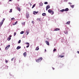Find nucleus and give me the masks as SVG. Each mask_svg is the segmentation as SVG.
<instances>
[{
  "mask_svg": "<svg viewBox=\"0 0 79 79\" xmlns=\"http://www.w3.org/2000/svg\"><path fill=\"white\" fill-rule=\"evenodd\" d=\"M42 59L43 58L42 57H39L38 60H36V61L38 63H39V62L41 61L42 60Z\"/></svg>",
  "mask_w": 79,
  "mask_h": 79,
  "instance_id": "nucleus-1",
  "label": "nucleus"
},
{
  "mask_svg": "<svg viewBox=\"0 0 79 79\" xmlns=\"http://www.w3.org/2000/svg\"><path fill=\"white\" fill-rule=\"evenodd\" d=\"M48 13H50L52 15H53V14H54V11H53L52 10H51L50 9H49L48 10Z\"/></svg>",
  "mask_w": 79,
  "mask_h": 79,
  "instance_id": "nucleus-2",
  "label": "nucleus"
},
{
  "mask_svg": "<svg viewBox=\"0 0 79 79\" xmlns=\"http://www.w3.org/2000/svg\"><path fill=\"white\" fill-rule=\"evenodd\" d=\"M45 42L46 44L47 45H50V43H49V42L48 41H45Z\"/></svg>",
  "mask_w": 79,
  "mask_h": 79,
  "instance_id": "nucleus-3",
  "label": "nucleus"
},
{
  "mask_svg": "<svg viewBox=\"0 0 79 79\" xmlns=\"http://www.w3.org/2000/svg\"><path fill=\"white\" fill-rule=\"evenodd\" d=\"M50 8V6L49 5H48L46 7V10L47 11L48 10V9Z\"/></svg>",
  "mask_w": 79,
  "mask_h": 79,
  "instance_id": "nucleus-4",
  "label": "nucleus"
},
{
  "mask_svg": "<svg viewBox=\"0 0 79 79\" xmlns=\"http://www.w3.org/2000/svg\"><path fill=\"white\" fill-rule=\"evenodd\" d=\"M29 30H27L25 33V34L26 35H28L29 34Z\"/></svg>",
  "mask_w": 79,
  "mask_h": 79,
  "instance_id": "nucleus-5",
  "label": "nucleus"
},
{
  "mask_svg": "<svg viewBox=\"0 0 79 79\" xmlns=\"http://www.w3.org/2000/svg\"><path fill=\"white\" fill-rule=\"evenodd\" d=\"M26 16L27 18H29V14L27 13L26 15Z\"/></svg>",
  "mask_w": 79,
  "mask_h": 79,
  "instance_id": "nucleus-6",
  "label": "nucleus"
},
{
  "mask_svg": "<svg viewBox=\"0 0 79 79\" xmlns=\"http://www.w3.org/2000/svg\"><path fill=\"white\" fill-rule=\"evenodd\" d=\"M33 14L34 15H37L38 13V12H36V11H34L33 12Z\"/></svg>",
  "mask_w": 79,
  "mask_h": 79,
  "instance_id": "nucleus-7",
  "label": "nucleus"
},
{
  "mask_svg": "<svg viewBox=\"0 0 79 79\" xmlns=\"http://www.w3.org/2000/svg\"><path fill=\"white\" fill-rule=\"evenodd\" d=\"M23 55L24 56V57H25V56H26V55H27V53H26V52H24L23 54Z\"/></svg>",
  "mask_w": 79,
  "mask_h": 79,
  "instance_id": "nucleus-8",
  "label": "nucleus"
},
{
  "mask_svg": "<svg viewBox=\"0 0 79 79\" xmlns=\"http://www.w3.org/2000/svg\"><path fill=\"white\" fill-rule=\"evenodd\" d=\"M17 23H18V22L17 21L13 23V25H16V24Z\"/></svg>",
  "mask_w": 79,
  "mask_h": 79,
  "instance_id": "nucleus-9",
  "label": "nucleus"
},
{
  "mask_svg": "<svg viewBox=\"0 0 79 79\" xmlns=\"http://www.w3.org/2000/svg\"><path fill=\"white\" fill-rule=\"evenodd\" d=\"M64 32L65 34H68V32L67 30H65L64 31Z\"/></svg>",
  "mask_w": 79,
  "mask_h": 79,
  "instance_id": "nucleus-10",
  "label": "nucleus"
},
{
  "mask_svg": "<svg viewBox=\"0 0 79 79\" xmlns=\"http://www.w3.org/2000/svg\"><path fill=\"white\" fill-rule=\"evenodd\" d=\"M3 22H1L0 23V27H2V24H3Z\"/></svg>",
  "mask_w": 79,
  "mask_h": 79,
  "instance_id": "nucleus-11",
  "label": "nucleus"
},
{
  "mask_svg": "<svg viewBox=\"0 0 79 79\" xmlns=\"http://www.w3.org/2000/svg\"><path fill=\"white\" fill-rule=\"evenodd\" d=\"M20 48H21V46H18L17 47L16 49L17 50H19V49H20Z\"/></svg>",
  "mask_w": 79,
  "mask_h": 79,
  "instance_id": "nucleus-12",
  "label": "nucleus"
},
{
  "mask_svg": "<svg viewBox=\"0 0 79 79\" xmlns=\"http://www.w3.org/2000/svg\"><path fill=\"white\" fill-rule=\"evenodd\" d=\"M64 10L65 11H69V9H68V8H66L64 9Z\"/></svg>",
  "mask_w": 79,
  "mask_h": 79,
  "instance_id": "nucleus-13",
  "label": "nucleus"
},
{
  "mask_svg": "<svg viewBox=\"0 0 79 79\" xmlns=\"http://www.w3.org/2000/svg\"><path fill=\"white\" fill-rule=\"evenodd\" d=\"M60 31V28H56L54 30L55 31Z\"/></svg>",
  "mask_w": 79,
  "mask_h": 79,
  "instance_id": "nucleus-14",
  "label": "nucleus"
},
{
  "mask_svg": "<svg viewBox=\"0 0 79 79\" xmlns=\"http://www.w3.org/2000/svg\"><path fill=\"white\" fill-rule=\"evenodd\" d=\"M60 11L61 12H63L64 11H65L64 9H62V10H60Z\"/></svg>",
  "mask_w": 79,
  "mask_h": 79,
  "instance_id": "nucleus-15",
  "label": "nucleus"
},
{
  "mask_svg": "<svg viewBox=\"0 0 79 79\" xmlns=\"http://www.w3.org/2000/svg\"><path fill=\"white\" fill-rule=\"evenodd\" d=\"M71 22L69 21L68 22H67L66 23V24H70V23Z\"/></svg>",
  "mask_w": 79,
  "mask_h": 79,
  "instance_id": "nucleus-16",
  "label": "nucleus"
},
{
  "mask_svg": "<svg viewBox=\"0 0 79 79\" xmlns=\"http://www.w3.org/2000/svg\"><path fill=\"white\" fill-rule=\"evenodd\" d=\"M42 16H46V13H43L42 14Z\"/></svg>",
  "mask_w": 79,
  "mask_h": 79,
  "instance_id": "nucleus-17",
  "label": "nucleus"
},
{
  "mask_svg": "<svg viewBox=\"0 0 79 79\" xmlns=\"http://www.w3.org/2000/svg\"><path fill=\"white\" fill-rule=\"evenodd\" d=\"M39 50V47H36L35 49V50Z\"/></svg>",
  "mask_w": 79,
  "mask_h": 79,
  "instance_id": "nucleus-18",
  "label": "nucleus"
},
{
  "mask_svg": "<svg viewBox=\"0 0 79 79\" xmlns=\"http://www.w3.org/2000/svg\"><path fill=\"white\" fill-rule=\"evenodd\" d=\"M18 10L19 11H21V9L19 7L18 8Z\"/></svg>",
  "mask_w": 79,
  "mask_h": 79,
  "instance_id": "nucleus-19",
  "label": "nucleus"
},
{
  "mask_svg": "<svg viewBox=\"0 0 79 79\" xmlns=\"http://www.w3.org/2000/svg\"><path fill=\"white\" fill-rule=\"evenodd\" d=\"M11 40V38L10 37H9L7 38V40L9 41V40Z\"/></svg>",
  "mask_w": 79,
  "mask_h": 79,
  "instance_id": "nucleus-20",
  "label": "nucleus"
},
{
  "mask_svg": "<svg viewBox=\"0 0 79 79\" xmlns=\"http://www.w3.org/2000/svg\"><path fill=\"white\" fill-rule=\"evenodd\" d=\"M37 21H40V19H37Z\"/></svg>",
  "mask_w": 79,
  "mask_h": 79,
  "instance_id": "nucleus-21",
  "label": "nucleus"
},
{
  "mask_svg": "<svg viewBox=\"0 0 79 79\" xmlns=\"http://www.w3.org/2000/svg\"><path fill=\"white\" fill-rule=\"evenodd\" d=\"M5 20V19H3V20H2V23H3Z\"/></svg>",
  "mask_w": 79,
  "mask_h": 79,
  "instance_id": "nucleus-22",
  "label": "nucleus"
},
{
  "mask_svg": "<svg viewBox=\"0 0 79 79\" xmlns=\"http://www.w3.org/2000/svg\"><path fill=\"white\" fill-rule=\"evenodd\" d=\"M20 33L21 34H24V31H22Z\"/></svg>",
  "mask_w": 79,
  "mask_h": 79,
  "instance_id": "nucleus-23",
  "label": "nucleus"
},
{
  "mask_svg": "<svg viewBox=\"0 0 79 79\" xmlns=\"http://www.w3.org/2000/svg\"><path fill=\"white\" fill-rule=\"evenodd\" d=\"M35 4H34V5H33L32 8H34V7H35Z\"/></svg>",
  "mask_w": 79,
  "mask_h": 79,
  "instance_id": "nucleus-24",
  "label": "nucleus"
},
{
  "mask_svg": "<svg viewBox=\"0 0 79 79\" xmlns=\"http://www.w3.org/2000/svg\"><path fill=\"white\" fill-rule=\"evenodd\" d=\"M74 6V5H72L71 6V8H73Z\"/></svg>",
  "mask_w": 79,
  "mask_h": 79,
  "instance_id": "nucleus-25",
  "label": "nucleus"
},
{
  "mask_svg": "<svg viewBox=\"0 0 79 79\" xmlns=\"http://www.w3.org/2000/svg\"><path fill=\"white\" fill-rule=\"evenodd\" d=\"M6 47H7L9 48H10V45H8Z\"/></svg>",
  "mask_w": 79,
  "mask_h": 79,
  "instance_id": "nucleus-26",
  "label": "nucleus"
},
{
  "mask_svg": "<svg viewBox=\"0 0 79 79\" xmlns=\"http://www.w3.org/2000/svg\"><path fill=\"white\" fill-rule=\"evenodd\" d=\"M44 4H45V5H47V4H48V2H45L44 3Z\"/></svg>",
  "mask_w": 79,
  "mask_h": 79,
  "instance_id": "nucleus-27",
  "label": "nucleus"
},
{
  "mask_svg": "<svg viewBox=\"0 0 79 79\" xmlns=\"http://www.w3.org/2000/svg\"><path fill=\"white\" fill-rule=\"evenodd\" d=\"M12 9H10V11H9L10 13H11V12H12Z\"/></svg>",
  "mask_w": 79,
  "mask_h": 79,
  "instance_id": "nucleus-28",
  "label": "nucleus"
},
{
  "mask_svg": "<svg viewBox=\"0 0 79 79\" xmlns=\"http://www.w3.org/2000/svg\"><path fill=\"white\" fill-rule=\"evenodd\" d=\"M64 56H60V58H63V57H64Z\"/></svg>",
  "mask_w": 79,
  "mask_h": 79,
  "instance_id": "nucleus-29",
  "label": "nucleus"
},
{
  "mask_svg": "<svg viewBox=\"0 0 79 79\" xmlns=\"http://www.w3.org/2000/svg\"><path fill=\"white\" fill-rule=\"evenodd\" d=\"M9 48H8L7 47V46H6V48H5V50H8V49Z\"/></svg>",
  "mask_w": 79,
  "mask_h": 79,
  "instance_id": "nucleus-30",
  "label": "nucleus"
},
{
  "mask_svg": "<svg viewBox=\"0 0 79 79\" xmlns=\"http://www.w3.org/2000/svg\"><path fill=\"white\" fill-rule=\"evenodd\" d=\"M18 44H20L21 43V40H20L18 42Z\"/></svg>",
  "mask_w": 79,
  "mask_h": 79,
  "instance_id": "nucleus-31",
  "label": "nucleus"
},
{
  "mask_svg": "<svg viewBox=\"0 0 79 79\" xmlns=\"http://www.w3.org/2000/svg\"><path fill=\"white\" fill-rule=\"evenodd\" d=\"M16 32H15L14 33V36H15L16 35Z\"/></svg>",
  "mask_w": 79,
  "mask_h": 79,
  "instance_id": "nucleus-32",
  "label": "nucleus"
},
{
  "mask_svg": "<svg viewBox=\"0 0 79 79\" xmlns=\"http://www.w3.org/2000/svg\"><path fill=\"white\" fill-rule=\"evenodd\" d=\"M14 59H15V58H12L11 59V60L12 61H13V60H14Z\"/></svg>",
  "mask_w": 79,
  "mask_h": 79,
  "instance_id": "nucleus-33",
  "label": "nucleus"
},
{
  "mask_svg": "<svg viewBox=\"0 0 79 79\" xmlns=\"http://www.w3.org/2000/svg\"><path fill=\"white\" fill-rule=\"evenodd\" d=\"M5 62H6V63H8V60H5Z\"/></svg>",
  "mask_w": 79,
  "mask_h": 79,
  "instance_id": "nucleus-34",
  "label": "nucleus"
},
{
  "mask_svg": "<svg viewBox=\"0 0 79 79\" xmlns=\"http://www.w3.org/2000/svg\"><path fill=\"white\" fill-rule=\"evenodd\" d=\"M26 44H27V45H29V43H27Z\"/></svg>",
  "mask_w": 79,
  "mask_h": 79,
  "instance_id": "nucleus-35",
  "label": "nucleus"
},
{
  "mask_svg": "<svg viewBox=\"0 0 79 79\" xmlns=\"http://www.w3.org/2000/svg\"><path fill=\"white\" fill-rule=\"evenodd\" d=\"M15 19L14 18H12V19H11V20H15Z\"/></svg>",
  "mask_w": 79,
  "mask_h": 79,
  "instance_id": "nucleus-36",
  "label": "nucleus"
},
{
  "mask_svg": "<svg viewBox=\"0 0 79 79\" xmlns=\"http://www.w3.org/2000/svg\"><path fill=\"white\" fill-rule=\"evenodd\" d=\"M56 49H54L53 50V52H55V51H56Z\"/></svg>",
  "mask_w": 79,
  "mask_h": 79,
  "instance_id": "nucleus-37",
  "label": "nucleus"
},
{
  "mask_svg": "<svg viewBox=\"0 0 79 79\" xmlns=\"http://www.w3.org/2000/svg\"><path fill=\"white\" fill-rule=\"evenodd\" d=\"M32 23L33 24H34V21H32Z\"/></svg>",
  "mask_w": 79,
  "mask_h": 79,
  "instance_id": "nucleus-38",
  "label": "nucleus"
},
{
  "mask_svg": "<svg viewBox=\"0 0 79 79\" xmlns=\"http://www.w3.org/2000/svg\"><path fill=\"white\" fill-rule=\"evenodd\" d=\"M29 47V45H28L27 46V48H28V47Z\"/></svg>",
  "mask_w": 79,
  "mask_h": 79,
  "instance_id": "nucleus-39",
  "label": "nucleus"
},
{
  "mask_svg": "<svg viewBox=\"0 0 79 79\" xmlns=\"http://www.w3.org/2000/svg\"><path fill=\"white\" fill-rule=\"evenodd\" d=\"M29 4L30 5H31V6H32V4H31V3H29Z\"/></svg>",
  "mask_w": 79,
  "mask_h": 79,
  "instance_id": "nucleus-40",
  "label": "nucleus"
},
{
  "mask_svg": "<svg viewBox=\"0 0 79 79\" xmlns=\"http://www.w3.org/2000/svg\"><path fill=\"white\" fill-rule=\"evenodd\" d=\"M44 51L45 52H47V50H46V49H45Z\"/></svg>",
  "mask_w": 79,
  "mask_h": 79,
  "instance_id": "nucleus-41",
  "label": "nucleus"
},
{
  "mask_svg": "<svg viewBox=\"0 0 79 79\" xmlns=\"http://www.w3.org/2000/svg\"><path fill=\"white\" fill-rule=\"evenodd\" d=\"M52 69H53V70H54V69H55V68H54L53 67L52 68Z\"/></svg>",
  "mask_w": 79,
  "mask_h": 79,
  "instance_id": "nucleus-42",
  "label": "nucleus"
},
{
  "mask_svg": "<svg viewBox=\"0 0 79 79\" xmlns=\"http://www.w3.org/2000/svg\"><path fill=\"white\" fill-rule=\"evenodd\" d=\"M9 37H11L12 35H10L9 36Z\"/></svg>",
  "mask_w": 79,
  "mask_h": 79,
  "instance_id": "nucleus-43",
  "label": "nucleus"
},
{
  "mask_svg": "<svg viewBox=\"0 0 79 79\" xmlns=\"http://www.w3.org/2000/svg\"><path fill=\"white\" fill-rule=\"evenodd\" d=\"M12 0H9V2H11V1H12Z\"/></svg>",
  "mask_w": 79,
  "mask_h": 79,
  "instance_id": "nucleus-44",
  "label": "nucleus"
},
{
  "mask_svg": "<svg viewBox=\"0 0 79 79\" xmlns=\"http://www.w3.org/2000/svg\"><path fill=\"white\" fill-rule=\"evenodd\" d=\"M69 4H72V3H71V2H69Z\"/></svg>",
  "mask_w": 79,
  "mask_h": 79,
  "instance_id": "nucleus-45",
  "label": "nucleus"
},
{
  "mask_svg": "<svg viewBox=\"0 0 79 79\" xmlns=\"http://www.w3.org/2000/svg\"><path fill=\"white\" fill-rule=\"evenodd\" d=\"M0 50H1V48H0Z\"/></svg>",
  "mask_w": 79,
  "mask_h": 79,
  "instance_id": "nucleus-46",
  "label": "nucleus"
}]
</instances>
